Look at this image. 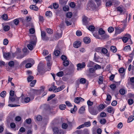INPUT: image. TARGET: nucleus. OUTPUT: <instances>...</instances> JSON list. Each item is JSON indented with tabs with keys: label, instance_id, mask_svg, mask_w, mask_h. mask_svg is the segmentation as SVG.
I'll return each instance as SVG.
<instances>
[{
	"label": "nucleus",
	"instance_id": "052dcab7",
	"mask_svg": "<svg viewBox=\"0 0 134 134\" xmlns=\"http://www.w3.org/2000/svg\"><path fill=\"white\" fill-rule=\"evenodd\" d=\"M35 32V29L34 28H31L29 30V32L31 34H34Z\"/></svg>",
	"mask_w": 134,
	"mask_h": 134
},
{
	"label": "nucleus",
	"instance_id": "5fc2aeb1",
	"mask_svg": "<svg viewBox=\"0 0 134 134\" xmlns=\"http://www.w3.org/2000/svg\"><path fill=\"white\" fill-rule=\"evenodd\" d=\"M46 31L49 34H51L53 33L52 30L50 29H46Z\"/></svg>",
	"mask_w": 134,
	"mask_h": 134
},
{
	"label": "nucleus",
	"instance_id": "4468645a",
	"mask_svg": "<svg viewBox=\"0 0 134 134\" xmlns=\"http://www.w3.org/2000/svg\"><path fill=\"white\" fill-rule=\"evenodd\" d=\"M84 100V99L81 97H77L75 98L74 101L75 103H79L80 102H82Z\"/></svg>",
	"mask_w": 134,
	"mask_h": 134
},
{
	"label": "nucleus",
	"instance_id": "c9c22d12",
	"mask_svg": "<svg viewBox=\"0 0 134 134\" xmlns=\"http://www.w3.org/2000/svg\"><path fill=\"white\" fill-rule=\"evenodd\" d=\"M55 96V94H52L51 95L49 96L48 98L47 101H49L50 100H51Z\"/></svg>",
	"mask_w": 134,
	"mask_h": 134
},
{
	"label": "nucleus",
	"instance_id": "0eeeda50",
	"mask_svg": "<svg viewBox=\"0 0 134 134\" xmlns=\"http://www.w3.org/2000/svg\"><path fill=\"white\" fill-rule=\"evenodd\" d=\"M115 34H118L122 32L124 30L123 28H120L119 27H115Z\"/></svg>",
	"mask_w": 134,
	"mask_h": 134
},
{
	"label": "nucleus",
	"instance_id": "473e14b6",
	"mask_svg": "<svg viewBox=\"0 0 134 134\" xmlns=\"http://www.w3.org/2000/svg\"><path fill=\"white\" fill-rule=\"evenodd\" d=\"M86 80L84 78H81L80 80V82L82 84H85L86 82Z\"/></svg>",
	"mask_w": 134,
	"mask_h": 134
},
{
	"label": "nucleus",
	"instance_id": "c85d7f7f",
	"mask_svg": "<svg viewBox=\"0 0 134 134\" xmlns=\"http://www.w3.org/2000/svg\"><path fill=\"white\" fill-rule=\"evenodd\" d=\"M77 110V108L76 107L75 105H74V108L71 109L70 110L71 112V113H74Z\"/></svg>",
	"mask_w": 134,
	"mask_h": 134
},
{
	"label": "nucleus",
	"instance_id": "09e8293b",
	"mask_svg": "<svg viewBox=\"0 0 134 134\" xmlns=\"http://www.w3.org/2000/svg\"><path fill=\"white\" fill-rule=\"evenodd\" d=\"M63 9L64 11H68L69 9V7L68 6L65 5L63 7Z\"/></svg>",
	"mask_w": 134,
	"mask_h": 134
},
{
	"label": "nucleus",
	"instance_id": "f03ea898",
	"mask_svg": "<svg viewBox=\"0 0 134 134\" xmlns=\"http://www.w3.org/2000/svg\"><path fill=\"white\" fill-rule=\"evenodd\" d=\"M88 108L89 112L92 115H95L98 113V111L95 109L94 107H88Z\"/></svg>",
	"mask_w": 134,
	"mask_h": 134
},
{
	"label": "nucleus",
	"instance_id": "bb28decb",
	"mask_svg": "<svg viewBox=\"0 0 134 134\" xmlns=\"http://www.w3.org/2000/svg\"><path fill=\"white\" fill-rule=\"evenodd\" d=\"M83 124L84 125V127H87L90 126L91 125V123L90 121L86 122L84 124Z\"/></svg>",
	"mask_w": 134,
	"mask_h": 134
},
{
	"label": "nucleus",
	"instance_id": "de8ad7c7",
	"mask_svg": "<svg viewBox=\"0 0 134 134\" xmlns=\"http://www.w3.org/2000/svg\"><path fill=\"white\" fill-rule=\"evenodd\" d=\"M54 53L56 56H58L60 53V51L58 50H55L54 51Z\"/></svg>",
	"mask_w": 134,
	"mask_h": 134
},
{
	"label": "nucleus",
	"instance_id": "b1692460",
	"mask_svg": "<svg viewBox=\"0 0 134 134\" xmlns=\"http://www.w3.org/2000/svg\"><path fill=\"white\" fill-rule=\"evenodd\" d=\"M123 8L122 6H120L117 8V10L120 13H122L123 11Z\"/></svg>",
	"mask_w": 134,
	"mask_h": 134
},
{
	"label": "nucleus",
	"instance_id": "cd10ccee",
	"mask_svg": "<svg viewBox=\"0 0 134 134\" xmlns=\"http://www.w3.org/2000/svg\"><path fill=\"white\" fill-rule=\"evenodd\" d=\"M66 107V106L65 104H61L59 106V109L62 110H64Z\"/></svg>",
	"mask_w": 134,
	"mask_h": 134
},
{
	"label": "nucleus",
	"instance_id": "f3484780",
	"mask_svg": "<svg viewBox=\"0 0 134 134\" xmlns=\"http://www.w3.org/2000/svg\"><path fill=\"white\" fill-rule=\"evenodd\" d=\"M83 41L86 44H88L91 42V39L88 37H85L83 39Z\"/></svg>",
	"mask_w": 134,
	"mask_h": 134
},
{
	"label": "nucleus",
	"instance_id": "4d7b16f0",
	"mask_svg": "<svg viewBox=\"0 0 134 134\" xmlns=\"http://www.w3.org/2000/svg\"><path fill=\"white\" fill-rule=\"evenodd\" d=\"M53 8L54 9H57L58 7V5L56 3H54L53 4Z\"/></svg>",
	"mask_w": 134,
	"mask_h": 134
},
{
	"label": "nucleus",
	"instance_id": "864d4df0",
	"mask_svg": "<svg viewBox=\"0 0 134 134\" xmlns=\"http://www.w3.org/2000/svg\"><path fill=\"white\" fill-rule=\"evenodd\" d=\"M100 116L101 117H105L106 116V114L105 112H102L100 114Z\"/></svg>",
	"mask_w": 134,
	"mask_h": 134
},
{
	"label": "nucleus",
	"instance_id": "5701e85b",
	"mask_svg": "<svg viewBox=\"0 0 134 134\" xmlns=\"http://www.w3.org/2000/svg\"><path fill=\"white\" fill-rule=\"evenodd\" d=\"M134 120V116H130L127 120L128 122H130Z\"/></svg>",
	"mask_w": 134,
	"mask_h": 134
},
{
	"label": "nucleus",
	"instance_id": "7c9ffc66",
	"mask_svg": "<svg viewBox=\"0 0 134 134\" xmlns=\"http://www.w3.org/2000/svg\"><path fill=\"white\" fill-rule=\"evenodd\" d=\"M34 79V77L30 75L27 78V80L28 82L31 81Z\"/></svg>",
	"mask_w": 134,
	"mask_h": 134
},
{
	"label": "nucleus",
	"instance_id": "9d476101",
	"mask_svg": "<svg viewBox=\"0 0 134 134\" xmlns=\"http://www.w3.org/2000/svg\"><path fill=\"white\" fill-rule=\"evenodd\" d=\"M40 91L39 90H31V95L34 96L35 95L38 94L40 93Z\"/></svg>",
	"mask_w": 134,
	"mask_h": 134
},
{
	"label": "nucleus",
	"instance_id": "6e6552de",
	"mask_svg": "<svg viewBox=\"0 0 134 134\" xmlns=\"http://www.w3.org/2000/svg\"><path fill=\"white\" fill-rule=\"evenodd\" d=\"M116 0H109L106 3V7H110L113 5V3L115 2Z\"/></svg>",
	"mask_w": 134,
	"mask_h": 134
},
{
	"label": "nucleus",
	"instance_id": "f257e3e1",
	"mask_svg": "<svg viewBox=\"0 0 134 134\" xmlns=\"http://www.w3.org/2000/svg\"><path fill=\"white\" fill-rule=\"evenodd\" d=\"M37 40L36 37L31 39L30 41L29 44H28L27 47L30 50H32L36 45Z\"/></svg>",
	"mask_w": 134,
	"mask_h": 134
},
{
	"label": "nucleus",
	"instance_id": "393cba45",
	"mask_svg": "<svg viewBox=\"0 0 134 134\" xmlns=\"http://www.w3.org/2000/svg\"><path fill=\"white\" fill-rule=\"evenodd\" d=\"M110 50L113 52H115L117 51L116 47L114 46H111L110 47Z\"/></svg>",
	"mask_w": 134,
	"mask_h": 134
},
{
	"label": "nucleus",
	"instance_id": "39448f33",
	"mask_svg": "<svg viewBox=\"0 0 134 134\" xmlns=\"http://www.w3.org/2000/svg\"><path fill=\"white\" fill-rule=\"evenodd\" d=\"M86 65L85 62H83L81 63H79L77 64V70H81V69L85 68Z\"/></svg>",
	"mask_w": 134,
	"mask_h": 134
},
{
	"label": "nucleus",
	"instance_id": "412c9836",
	"mask_svg": "<svg viewBox=\"0 0 134 134\" xmlns=\"http://www.w3.org/2000/svg\"><path fill=\"white\" fill-rule=\"evenodd\" d=\"M18 100V99H17ZM9 100H10L12 102H14L16 101L17 100L16 98H15V96H9Z\"/></svg>",
	"mask_w": 134,
	"mask_h": 134
},
{
	"label": "nucleus",
	"instance_id": "79ce46f5",
	"mask_svg": "<svg viewBox=\"0 0 134 134\" xmlns=\"http://www.w3.org/2000/svg\"><path fill=\"white\" fill-rule=\"evenodd\" d=\"M94 63L91 61H90L89 62L87 65V66L88 67H90L93 66L94 65Z\"/></svg>",
	"mask_w": 134,
	"mask_h": 134
},
{
	"label": "nucleus",
	"instance_id": "37998d69",
	"mask_svg": "<svg viewBox=\"0 0 134 134\" xmlns=\"http://www.w3.org/2000/svg\"><path fill=\"white\" fill-rule=\"evenodd\" d=\"M95 27L93 26H90L88 28V29L91 31H93L94 30Z\"/></svg>",
	"mask_w": 134,
	"mask_h": 134
},
{
	"label": "nucleus",
	"instance_id": "a18cd8bd",
	"mask_svg": "<svg viewBox=\"0 0 134 134\" xmlns=\"http://www.w3.org/2000/svg\"><path fill=\"white\" fill-rule=\"evenodd\" d=\"M10 29V27L8 25H5L4 27V30L5 31H8Z\"/></svg>",
	"mask_w": 134,
	"mask_h": 134
},
{
	"label": "nucleus",
	"instance_id": "3c124183",
	"mask_svg": "<svg viewBox=\"0 0 134 134\" xmlns=\"http://www.w3.org/2000/svg\"><path fill=\"white\" fill-rule=\"evenodd\" d=\"M13 21L14 24L16 25H18L19 22V21L18 19H14Z\"/></svg>",
	"mask_w": 134,
	"mask_h": 134
},
{
	"label": "nucleus",
	"instance_id": "ea45409f",
	"mask_svg": "<svg viewBox=\"0 0 134 134\" xmlns=\"http://www.w3.org/2000/svg\"><path fill=\"white\" fill-rule=\"evenodd\" d=\"M8 65L10 67H13L14 65V61H11L8 63Z\"/></svg>",
	"mask_w": 134,
	"mask_h": 134
},
{
	"label": "nucleus",
	"instance_id": "6ab92c4d",
	"mask_svg": "<svg viewBox=\"0 0 134 134\" xmlns=\"http://www.w3.org/2000/svg\"><path fill=\"white\" fill-rule=\"evenodd\" d=\"M107 111L109 113H113L114 111V110L113 109V107L111 106L108 107L107 108Z\"/></svg>",
	"mask_w": 134,
	"mask_h": 134
},
{
	"label": "nucleus",
	"instance_id": "72a5a7b5",
	"mask_svg": "<svg viewBox=\"0 0 134 134\" xmlns=\"http://www.w3.org/2000/svg\"><path fill=\"white\" fill-rule=\"evenodd\" d=\"M69 64V62L68 60L63 61V65L65 66H68Z\"/></svg>",
	"mask_w": 134,
	"mask_h": 134
},
{
	"label": "nucleus",
	"instance_id": "2f4dec72",
	"mask_svg": "<svg viewBox=\"0 0 134 134\" xmlns=\"http://www.w3.org/2000/svg\"><path fill=\"white\" fill-rule=\"evenodd\" d=\"M46 15L47 16H51L52 15V13L50 11H48L46 12Z\"/></svg>",
	"mask_w": 134,
	"mask_h": 134
},
{
	"label": "nucleus",
	"instance_id": "4be33fe9",
	"mask_svg": "<svg viewBox=\"0 0 134 134\" xmlns=\"http://www.w3.org/2000/svg\"><path fill=\"white\" fill-rule=\"evenodd\" d=\"M99 81H98V83L99 84H101L103 83V77L100 76L99 77Z\"/></svg>",
	"mask_w": 134,
	"mask_h": 134
},
{
	"label": "nucleus",
	"instance_id": "423d86ee",
	"mask_svg": "<svg viewBox=\"0 0 134 134\" xmlns=\"http://www.w3.org/2000/svg\"><path fill=\"white\" fill-rule=\"evenodd\" d=\"M95 70L94 68H91L89 69L88 71L91 75V76H96V74L95 72Z\"/></svg>",
	"mask_w": 134,
	"mask_h": 134
},
{
	"label": "nucleus",
	"instance_id": "0e129e2a",
	"mask_svg": "<svg viewBox=\"0 0 134 134\" xmlns=\"http://www.w3.org/2000/svg\"><path fill=\"white\" fill-rule=\"evenodd\" d=\"M72 15V13L71 12H69L67 13L66 14V16L67 18H70L71 17Z\"/></svg>",
	"mask_w": 134,
	"mask_h": 134
},
{
	"label": "nucleus",
	"instance_id": "13d9d810",
	"mask_svg": "<svg viewBox=\"0 0 134 134\" xmlns=\"http://www.w3.org/2000/svg\"><path fill=\"white\" fill-rule=\"evenodd\" d=\"M128 102L129 104L131 105L133 103V100L132 99H130L128 100Z\"/></svg>",
	"mask_w": 134,
	"mask_h": 134
},
{
	"label": "nucleus",
	"instance_id": "774afa93",
	"mask_svg": "<svg viewBox=\"0 0 134 134\" xmlns=\"http://www.w3.org/2000/svg\"><path fill=\"white\" fill-rule=\"evenodd\" d=\"M25 131V129L23 127H21L19 130V132H24Z\"/></svg>",
	"mask_w": 134,
	"mask_h": 134
},
{
	"label": "nucleus",
	"instance_id": "338daca9",
	"mask_svg": "<svg viewBox=\"0 0 134 134\" xmlns=\"http://www.w3.org/2000/svg\"><path fill=\"white\" fill-rule=\"evenodd\" d=\"M121 95H124L125 93V90L123 89H121L119 91Z\"/></svg>",
	"mask_w": 134,
	"mask_h": 134
},
{
	"label": "nucleus",
	"instance_id": "dca6fc26",
	"mask_svg": "<svg viewBox=\"0 0 134 134\" xmlns=\"http://www.w3.org/2000/svg\"><path fill=\"white\" fill-rule=\"evenodd\" d=\"M85 106H83L80 109L79 113L80 114L84 113L85 110Z\"/></svg>",
	"mask_w": 134,
	"mask_h": 134
},
{
	"label": "nucleus",
	"instance_id": "c756f323",
	"mask_svg": "<svg viewBox=\"0 0 134 134\" xmlns=\"http://www.w3.org/2000/svg\"><path fill=\"white\" fill-rule=\"evenodd\" d=\"M98 33L100 35H101L104 34L105 33V31L102 28H100L99 30Z\"/></svg>",
	"mask_w": 134,
	"mask_h": 134
},
{
	"label": "nucleus",
	"instance_id": "f704fd0d",
	"mask_svg": "<svg viewBox=\"0 0 134 134\" xmlns=\"http://www.w3.org/2000/svg\"><path fill=\"white\" fill-rule=\"evenodd\" d=\"M87 103L88 107H90V106H91L93 105V102H91L90 100H88L87 101Z\"/></svg>",
	"mask_w": 134,
	"mask_h": 134
},
{
	"label": "nucleus",
	"instance_id": "49530a36",
	"mask_svg": "<svg viewBox=\"0 0 134 134\" xmlns=\"http://www.w3.org/2000/svg\"><path fill=\"white\" fill-rule=\"evenodd\" d=\"M30 100V98L28 97H26L24 99V102L26 103L29 102Z\"/></svg>",
	"mask_w": 134,
	"mask_h": 134
},
{
	"label": "nucleus",
	"instance_id": "e2e57ef3",
	"mask_svg": "<svg viewBox=\"0 0 134 134\" xmlns=\"http://www.w3.org/2000/svg\"><path fill=\"white\" fill-rule=\"evenodd\" d=\"M65 104L67 106L70 107L72 106V105L71 103L68 101H67L65 102Z\"/></svg>",
	"mask_w": 134,
	"mask_h": 134
},
{
	"label": "nucleus",
	"instance_id": "7ed1b4c3",
	"mask_svg": "<svg viewBox=\"0 0 134 134\" xmlns=\"http://www.w3.org/2000/svg\"><path fill=\"white\" fill-rule=\"evenodd\" d=\"M53 130L54 132L53 134H63V133L62 130H59L56 127H54L53 128Z\"/></svg>",
	"mask_w": 134,
	"mask_h": 134
},
{
	"label": "nucleus",
	"instance_id": "e433bc0d",
	"mask_svg": "<svg viewBox=\"0 0 134 134\" xmlns=\"http://www.w3.org/2000/svg\"><path fill=\"white\" fill-rule=\"evenodd\" d=\"M108 31L109 33H111L114 31V29L113 27L110 26L109 27L108 29Z\"/></svg>",
	"mask_w": 134,
	"mask_h": 134
},
{
	"label": "nucleus",
	"instance_id": "8fccbe9b",
	"mask_svg": "<svg viewBox=\"0 0 134 134\" xmlns=\"http://www.w3.org/2000/svg\"><path fill=\"white\" fill-rule=\"evenodd\" d=\"M62 37L61 34L57 33L55 35V37L57 39H59Z\"/></svg>",
	"mask_w": 134,
	"mask_h": 134
},
{
	"label": "nucleus",
	"instance_id": "603ef678",
	"mask_svg": "<svg viewBox=\"0 0 134 134\" xmlns=\"http://www.w3.org/2000/svg\"><path fill=\"white\" fill-rule=\"evenodd\" d=\"M46 60L48 61H49L51 59V54H49L48 56L45 58Z\"/></svg>",
	"mask_w": 134,
	"mask_h": 134
},
{
	"label": "nucleus",
	"instance_id": "2eb2a0df",
	"mask_svg": "<svg viewBox=\"0 0 134 134\" xmlns=\"http://www.w3.org/2000/svg\"><path fill=\"white\" fill-rule=\"evenodd\" d=\"M106 105H104L103 104H100L97 107V108L98 110L99 111H100L103 110L106 107Z\"/></svg>",
	"mask_w": 134,
	"mask_h": 134
},
{
	"label": "nucleus",
	"instance_id": "680f3d73",
	"mask_svg": "<svg viewBox=\"0 0 134 134\" xmlns=\"http://www.w3.org/2000/svg\"><path fill=\"white\" fill-rule=\"evenodd\" d=\"M3 43L4 45H7L8 43V41L7 39H4L3 40Z\"/></svg>",
	"mask_w": 134,
	"mask_h": 134
},
{
	"label": "nucleus",
	"instance_id": "69168bd1",
	"mask_svg": "<svg viewBox=\"0 0 134 134\" xmlns=\"http://www.w3.org/2000/svg\"><path fill=\"white\" fill-rule=\"evenodd\" d=\"M68 127V125L66 123H64L62 125V128L64 129H66Z\"/></svg>",
	"mask_w": 134,
	"mask_h": 134
},
{
	"label": "nucleus",
	"instance_id": "ddd939ff",
	"mask_svg": "<svg viewBox=\"0 0 134 134\" xmlns=\"http://www.w3.org/2000/svg\"><path fill=\"white\" fill-rule=\"evenodd\" d=\"M81 45V42L78 41H75L74 43V47L75 48H77L79 47Z\"/></svg>",
	"mask_w": 134,
	"mask_h": 134
},
{
	"label": "nucleus",
	"instance_id": "20e7f679",
	"mask_svg": "<svg viewBox=\"0 0 134 134\" xmlns=\"http://www.w3.org/2000/svg\"><path fill=\"white\" fill-rule=\"evenodd\" d=\"M41 36L42 39L43 40L47 41L49 39V38L46 36V33L44 31H41Z\"/></svg>",
	"mask_w": 134,
	"mask_h": 134
},
{
	"label": "nucleus",
	"instance_id": "1a4fd4ad",
	"mask_svg": "<svg viewBox=\"0 0 134 134\" xmlns=\"http://www.w3.org/2000/svg\"><path fill=\"white\" fill-rule=\"evenodd\" d=\"M4 58L7 60H9L10 58V53H3Z\"/></svg>",
	"mask_w": 134,
	"mask_h": 134
},
{
	"label": "nucleus",
	"instance_id": "6e6d98bb",
	"mask_svg": "<svg viewBox=\"0 0 134 134\" xmlns=\"http://www.w3.org/2000/svg\"><path fill=\"white\" fill-rule=\"evenodd\" d=\"M61 58L63 61L67 60L66 57L64 55H62L61 57Z\"/></svg>",
	"mask_w": 134,
	"mask_h": 134
},
{
	"label": "nucleus",
	"instance_id": "9b49d317",
	"mask_svg": "<svg viewBox=\"0 0 134 134\" xmlns=\"http://www.w3.org/2000/svg\"><path fill=\"white\" fill-rule=\"evenodd\" d=\"M88 6L92 9H93L95 8L96 6L95 4L93 1H90L88 3Z\"/></svg>",
	"mask_w": 134,
	"mask_h": 134
},
{
	"label": "nucleus",
	"instance_id": "c03bdc74",
	"mask_svg": "<svg viewBox=\"0 0 134 134\" xmlns=\"http://www.w3.org/2000/svg\"><path fill=\"white\" fill-rule=\"evenodd\" d=\"M63 75V72L62 71H59L57 74V76L59 77H62Z\"/></svg>",
	"mask_w": 134,
	"mask_h": 134
},
{
	"label": "nucleus",
	"instance_id": "aec40b11",
	"mask_svg": "<svg viewBox=\"0 0 134 134\" xmlns=\"http://www.w3.org/2000/svg\"><path fill=\"white\" fill-rule=\"evenodd\" d=\"M30 8L32 10L37 11L38 10V8L35 5H31L30 7Z\"/></svg>",
	"mask_w": 134,
	"mask_h": 134
},
{
	"label": "nucleus",
	"instance_id": "58836bf2",
	"mask_svg": "<svg viewBox=\"0 0 134 134\" xmlns=\"http://www.w3.org/2000/svg\"><path fill=\"white\" fill-rule=\"evenodd\" d=\"M106 122V120L105 119H100L99 122L100 124H104Z\"/></svg>",
	"mask_w": 134,
	"mask_h": 134
},
{
	"label": "nucleus",
	"instance_id": "4c0bfd02",
	"mask_svg": "<svg viewBox=\"0 0 134 134\" xmlns=\"http://www.w3.org/2000/svg\"><path fill=\"white\" fill-rule=\"evenodd\" d=\"M6 93V91H3L0 94V96L1 97H4L5 96Z\"/></svg>",
	"mask_w": 134,
	"mask_h": 134
},
{
	"label": "nucleus",
	"instance_id": "a878e982",
	"mask_svg": "<svg viewBox=\"0 0 134 134\" xmlns=\"http://www.w3.org/2000/svg\"><path fill=\"white\" fill-rule=\"evenodd\" d=\"M131 48L130 45H129L125 47L123 50L125 51H128L130 50Z\"/></svg>",
	"mask_w": 134,
	"mask_h": 134
},
{
	"label": "nucleus",
	"instance_id": "a19ab883",
	"mask_svg": "<svg viewBox=\"0 0 134 134\" xmlns=\"http://www.w3.org/2000/svg\"><path fill=\"white\" fill-rule=\"evenodd\" d=\"M101 51L103 54H105L108 52L107 50L105 48H103L101 49Z\"/></svg>",
	"mask_w": 134,
	"mask_h": 134
},
{
	"label": "nucleus",
	"instance_id": "a211bd4d",
	"mask_svg": "<svg viewBox=\"0 0 134 134\" xmlns=\"http://www.w3.org/2000/svg\"><path fill=\"white\" fill-rule=\"evenodd\" d=\"M88 18L86 17H85L83 18V24L86 25L88 24Z\"/></svg>",
	"mask_w": 134,
	"mask_h": 134
},
{
	"label": "nucleus",
	"instance_id": "f8f14e48",
	"mask_svg": "<svg viewBox=\"0 0 134 134\" xmlns=\"http://www.w3.org/2000/svg\"><path fill=\"white\" fill-rule=\"evenodd\" d=\"M65 87V86L64 85H62L58 88H57L55 90H54V92L55 93L58 92L63 90Z\"/></svg>",
	"mask_w": 134,
	"mask_h": 134
},
{
	"label": "nucleus",
	"instance_id": "bf43d9fd",
	"mask_svg": "<svg viewBox=\"0 0 134 134\" xmlns=\"http://www.w3.org/2000/svg\"><path fill=\"white\" fill-rule=\"evenodd\" d=\"M36 82V80H33L30 83V86L32 87L34 86Z\"/></svg>",
	"mask_w": 134,
	"mask_h": 134
}]
</instances>
